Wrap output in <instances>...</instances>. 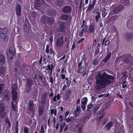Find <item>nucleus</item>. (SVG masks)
Segmentation results:
<instances>
[{"label":"nucleus","instance_id":"obj_25","mask_svg":"<svg viewBox=\"0 0 133 133\" xmlns=\"http://www.w3.org/2000/svg\"><path fill=\"white\" fill-rule=\"evenodd\" d=\"M31 91V87L25 85V92L27 94L30 93Z\"/></svg>","mask_w":133,"mask_h":133},{"label":"nucleus","instance_id":"obj_22","mask_svg":"<svg viewBox=\"0 0 133 133\" xmlns=\"http://www.w3.org/2000/svg\"><path fill=\"white\" fill-rule=\"evenodd\" d=\"M26 85L31 87L34 84V81L32 79L30 78H27L26 79Z\"/></svg>","mask_w":133,"mask_h":133},{"label":"nucleus","instance_id":"obj_10","mask_svg":"<svg viewBox=\"0 0 133 133\" xmlns=\"http://www.w3.org/2000/svg\"><path fill=\"white\" fill-rule=\"evenodd\" d=\"M96 0H93L91 3L89 2L88 8L86 10V12H90L92 10L96 4Z\"/></svg>","mask_w":133,"mask_h":133},{"label":"nucleus","instance_id":"obj_15","mask_svg":"<svg viewBox=\"0 0 133 133\" xmlns=\"http://www.w3.org/2000/svg\"><path fill=\"white\" fill-rule=\"evenodd\" d=\"M14 64L15 70L16 71H17V70H19L21 69L22 64L19 61H16L15 62Z\"/></svg>","mask_w":133,"mask_h":133},{"label":"nucleus","instance_id":"obj_38","mask_svg":"<svg viewBox=\"0 0 133 133\" xmlns=\"http://www.w3.org/2000/svg\"><path fill=\"white\" fill-rule=\"evenodd\" d=\"M127 126L128 128H129L130 131H131L133 133V124H131L130 122L127 123Z\"/></svg>","mask_w":133,"mask_h":133},{"label":"nucleus","instance_id":"obj_42","mask_svg":"<svg viewBox=\"0 0 133 133\" xmlns=\"http://www.w3.org/2000/svg\"><path fill=\"white\" fill-rule=\"evenodd\" d=\"M122 2L124 4L127 6L129 5V0H121Z\"/></svg>","mask_w":133,"mask_h":133},{"label":"nucleus","instance_id":"obj_5","mask_svg":"<svg viewBox=\"0 0 133 133\" xmlns=\"http://www.w3.org/2000/svg\"><path fill=\"white\" fill-rule=\"evenodd\" d=\"M58 39L56 41V45L58 49H60L64 43V36L62 34H58Z\"/></svg>","mask_w":133,"mask_h":133},{"label":"nucleus","instance_id":"obj_49","mask_svg":"<svg viewBox=\"0 0 133 133\" xmlns=\"http://www.w3.org/2000/svg\"><path fill=\"white\" fill-rule=\"evenodd\" d=\"M50 54L53 56L55 54L54 51L53 50L52 47L51 48H50Z\"/></svg>","mask_w":133,"mask_h":133},{"label":"nucleus","instance_id":"obj_9","mask_svg":"<svg viewBox=\"0 0 133 133\" xmlns=\"http://www.w3.org/2000/svg\"><path fill=\"white\" fill-rule=\"evenodd\" d=\"M15 52L12 48H10L9 50L7 52V57L9 59H12L14 58Z\"/></svg>","mask_w":133,"mask_h":133},{"label":"nucleus","instance_id":"obj_33","mask_svg":"<svg viewBox=\"0 0 133 133\" xmlns=\"http://www.w3.org/2000/svg\"><path fill=\"white\" fill-rule=\"evenodd\" d=\"M65 80L66 81H65L68 87H70V85L71 83V79L70 78L69 79L68 77H66L65 78Z\"/></svg>","mask_w":133,"mask_h":133},{"label":"nucleus","instance_id":"obj_21","mask_svg":"<svg viewBox=\"0 0 133 133\" xmlns=\"http://www.w3.org/2000/svg\"><path fill=\"white\" fill-rule=\"evenodd\" d=\"M98 115L99 116L98 118V119L99 120V121L97 122V123L99 124L100 123V120L105 115V114L103 111L101 110L99 111L98 113Z\"/></svg>","mask_w":133,"mask_h":133},{"label":"nucleus","instance_id":"obj_61","mask_svg":"<svg viewBox=\"0 0 133 133\" xmlns=\"http://www.w3.org/2000/svg\"><path fill=\"white\" fill-rule=\"evenodd\" d=\"M11 108L13 111H15L16 109V106L15 104L12 103Z\"/></svg>","mask_w":133,"mask_h":133},{"label":"nucleus","instance_id":"obj_59","mask_svg":"<svg viewBox=\"0 0 133 133\" xmlns=\"http://www.w3.org/2000/svg\"><path fill=\"white\" fill-rule=\"evenodd\" d=\"M66 72V71L65 69L64 68H62L60 73L61 74H62L63 73L64 74L65 72Z\"/></svg>","mask_w":133,"mask_h":133},{"label":"nucleus","instance_id":"obj_37","mask_svg":"<svg viewBox=\"0 0 133 133\" xmlns=\"http://www.w3.org/2000/svg\"><path fill=\"white\" fill-rule=\"evenodd\" d=\"M5 68L3 66H2L0 68V74L1 76V75H3L5 72Z\"/></svg>","mask_w":133,"mask_h":133},{"label":"nucleus","instance_id":"obj_62","mask_svg":"<svg viewBox=\"0 0 133 133\" xmlns=\"http://www.w3.org/2000/svg\"><path fill=\"white\" fill-rule=\"evenodd\" d=\"M126 83V81H124L122 84V87L123 88H127V85L125 84Z\"/></svg>","mask_w":133,"mask_h":133},{"label":"nucleus","instance_id":"obj_52","mask_svg":"<svg viewBox=\"0 0 133 133\" xmlns=\"http://www.w3.org/2000/svg\"><path fill=\"white\" fill-rule=\"evenodd\" d=\"M75 110L79 114L81 111L80 107H77Z\"/></svg>","mask_w":133,"mask_h":133},{"label":"nucleus","instance_id":"obj_29","mask_svg":"<svg viewBox=\"0 0 133 133\" xmlns=\"http://www.w3.org/2000/svg\"><path fill=\"white\" fill-rule=\"evenodd\" d=\"M64 1L63 0H58L56 2L55 4L58 6H61L63 4Z\"/></svg>","mask_w":133,"mask_h":133},{"label":"nucleus","instance_id":"obj_32","mask_svg":"<svg viewBox=\"0 0 133 133\" xmlns=\"http://www.w3.org/2000/svg\"><path fill=\"white\" fill-rule=\"evenodd\" d=\"M114 80V77L113 76L109 75V84L113 83Z\"/></svg>","mask_w":133,"mask_h":133},{"label":"nucleus","instance_id":"obj_6","mask_svg":"<svg viewBox=\"0 0 133 133\" xmlns=\"http://www.w3.org/2000/svg\"><path fill=\"white\" fill-rule=\"evenodd\" d=\"M5 107L3 103L0 104V117L4 118L6 116Z\"/></svg>","mask_w":133,"mask_h":133},{"label":"nucleus","instance_id":"obj_35","mask_svg":"<svg viewBox=\"0 0 133 133\" xmlns=\"http://www.w3.org/2000/svg\"><path fill=\"white\" fill-rule=\"evenodd\" d=\"M78 69L77 72L79 74H81L84 72L86 70V67H80Z\"/></svg>","mask_w":133,"mask_h":133},{"label":"nucleus","instance_id":"obj_8","mask_svg":"<svg viewBox=\"0 0 133 133\" xmlns=\"http://www.w3.org/2000/svg\"><path fill=\"white\" fill-rule=\"evenodd\" d=\"M10 95V94L9 91L7 90H5L3 94L2 98L3 100L6 102L8 101L9 99Z\"/></svg>","mask_w":133,"mask_h":133},{"label":"nucleus","instance_id":"obj_2","mask_svg":"<svg viewBox=\"0 0 133 133\" xmlns=\"http://www.w3.org/2000/svg\"><path fill=\"white\" fill-rule=\"evenodd\" d=\"M34 101L33 100H30L28 103L27 113L32 117L35 114V107L33 104Z\"/></svg>","mask_w":133,"mask_h":133},{"label":"nucleus","instance_id":"obj_51","mask_svg":"<svg viewBox=\"0 0 133 133\" xmlns=\"http://www.w3.org/2000/svg\"><path fill=\"white\" fill-rule=\"evenodd\" d=\"M3 84H0V95H1L3 92V88L4 86Z\"/></svg>","mask_w":133,"mask_h":133},{"label":"nucleus","instance_id":"obj_55","mask_svg":"<svg viewBox=\"0 0 133 133\" xmlns=\"http://www.w3.org/2000/svg\"><path fill=\"white\" fill-rule=\"evenodd\" d=\"M108 61V54L107 53V56L105 57L103 60V61L105 63H107Z\"/></svg>","mask_w":133,"mask_h":133},{"label":"nucleus","instance_id":"obj_1","mask_svg":"<svg viewBox=\"0 0 133 133\" xmlns=\"http://www.w3.org/2000/svg\"><path fill=\"white\" fill-rule=\"evenodd\" d=\"M95 88L97 90H100L104 88L108 83V74L105 72L101 74L99 72L96 77Z\"/></svg>","mask_w":133,"mask_h":133},{"label":"nucleus","instance_id":"obj_30","mask_svg":"<svg viewBox=\"0 0 133 133\" xmlns=\"http://www.w3.org/2000/svg\"><path fill=\"white\" fill-rule=\"evenodd\" d=\"M69 17V16L67 14H63L61 16L60 19L62 20H68Z\"/></svg>","mask_w":133,"mask_h":133},{"label":"nucleus","instance_id":"obj_14","mask_svg":"<svg viewBox=\"0 0 133 133\" xmlns=\"http://www.w3.org/2000/svg\"><path fill=\"white\" fill-rule=\"evenodd\" d=\"M124 8V5H120L118 6L117 7L113 10V12L115 14H116L117 13L121 11L122 9Z\"/></svg>","mask_w":133,"mask_h":133},{"label":"nucleus","instance_id":"obj_20","mask_svg":"<svg viewBox=\"0 0 133 133\" xmlns=\"http://www.w3.org/2000/svg\"><path fill=\"white\" fill-rule=\"evenodd\" d=\"M11 95L13 101H16L18 97L17 92V91H12Z\"/></svg>","mask_w":133,"mask_h":133},{"label":"nucleus","instance_id":"obj_12","mask_svg":"<svg viewBox=\"0 0 133 133\" xmlns=\"http://www.w3.org/2000/svg\"><path fill=\"white\" fill-rule=\"evenodd\" d=\"M74 130L75 132H77L78 133H82L83 130V126L80 124H78L74 128Z\"/></svg>","mask_w":133,"mask_h":133},{"label":"nucleus","instance_id":"obj_48","mask_svg":"<svg viewBox=\"0 0 133 133\" xmlns=\"http://www.w3.org/2000/svg\"><path fill=\"white\" fill-rule=\"evenodd\" d=\"M99 48L96 47V49L95 50V53L94 55L95 56L97 55L99 53Z\"/></svg>","mask_w":133,"mask_h":133},{"label":"nucleus","instance_id":"obj_56","mask_svg":"<svg viewBox=\"0 0 133 133\" xmlns=\"http://www.w3.org/2000/svg\"><path fill=\"white\" fill-rule=\"evenodd\" d=\"M100 17L99 14L96 15L95 16V20L97 23H98L99 20V18H100Z\"/></svg>","mask_w":133,"mask_h":133},{"label":"nucleus","instance_id":"obj_43","mask_svg":"<svg viewBox=\"0 0 133 133\" xmlns=\"http://www.w3.org/2000/svg\"><path fill=\"white\" fill-rule=\"evenodd\" d=\"M12 91H17V87L16 84H13L12 85Z\"/></svg>","mask_w":133,"mask_h":133},{"label":"nucleus","instance_id":"obj_60","mask_svg":"<svg viewBox=\"0 0 133 133\" xmlns=\"http://www.w3.org/2000/svg\"><path fill=\"white\" fill-rule=\"evenodd\" d=\"M67 87H68L67 85L65 84L63 86L62 89V91H65Z\"/></svg>","mask_w":133,"mask_h":133},{"label":"nucleus","instance_id":"obj_39","mask_svg":"<svg viewBox=\"0 0 133 133\" xmlns=\"http://www.w3.org/2000/svg\"><path fill=\"white\" fill-rule=\"evenodd\" d=\"M108 40H106V39L104 38L103 39L102 43V45L104 46L108 45Z\"/></svg>","mask_w":133,"mask_h":133},{"label":"nucleus","instance_id":"obj_31","mask_svg":"<svg viewBox=\"0 0 133 133\" xmlns=\"http://www.w3.org/2000/svg\"><path fill=\"white\" fill-rule=\"evenodd\" d=\"M90 118V117L89 116H87L84 117L82 119V122L83 124L87 122V121Z\"/></svg>","mask_w":133,"mask_h":133},{"label":"nucleus","instance_id":"obj_57","mask_svg":"<svg viewBox=\"0 0 133 133\" xmlns=\"http://www.w3.org/2000/svg\"><path fill=\"white\" fill-rule=\"evenodd\" d=\"M129 61L127 56H126L124 58V62L125 63H127Z\"/></svg>","mask_w":133,"mask_h":133},{"label":"nucleus","instance_id":"obj_28","mask_svg":"<svg viewBox=\"0 0 133 133\" xmlns=\"http://www.w3.org/2000/svg\"><path fill=\"white\" fill-rule=\"evenodd\" d=\"M30 25V24L28 20H25L24 28V30H26L27 29H28Z\"/></svg>","mask_w":133,"mask_h":133},{"label":"nucleus","instance_id":"obj_63","mask_svg":"<svg viewBox=\"0 0 133 133\" xmlns=\"http://www.w3.org/2000/svg\"><path fill=\"white\" fill-rule=\"evenodd\" d=\"M60 69L59 68H58L56 69V72H57L56 73V76H57L58 75V73L60 72Z\"/></svg>","mask_w":133,"mask_h":133},{"label":"nucleus","instance_id":"obj_36","mask_svg":"<svg viewBox=\"0 0 133 133\" xmlns=\"http://www.w3.org/2000/svg\"><path fill=\"white\" fill-rule=\"evenodd\" d=\"M20 70L24 72H27V71L28 70V69L27 66V65L24 64L23 65L22 68H21Z\"/></svg>","mask_w":133,"mask_h":133},{"label":"nucleus","instance_id":"obj_27","mask_svg":"<svg viewBox=\"0 0 133 133\" xmlns=\"http://www.w3.org/2000/svg\"><path fill=\"white\" fill-rule=\"evenodd\" d=\"M38 94V91L36 89H34L32 90L31 92V95L32 96V98H36Z\"/></svg>","mask_w":133,"mask_h":133},{"label":"nucleus","instance_id":"obj_53","mask_svg":"<svg viewBox=\"0 0 133 133\" xmlns=\"http://www.w3.org/2000/svg\"><path fill=\"white\" fill-rule=\"evenodd\" d=\"M18 121H17L16 123V124L15 127V131H18Z\"/></svg>","mask_w":133,"mask_h":133},{"label":"nucleus","instance_id":"obj_54","mask_svg":"<svg viewBox=\"0 0 133 133\" xmlns=\"http://www.w3.org/2000/svg\"><path fill=\"white\" fill-rule=\"evenodd\" d=\"M49 45L48 44L46 45V47L45 49V52L46 54H48L49 52Z\"/></svg>","mask_w":133,"mask_h":133},{"label":"nucleus","instance_id":"obj_13","mask_svg":"<svg viewBox=\"0 0 133 133\" xmlns=\"http://www.w3.org/2000/svg\"><path fill=\"white\" fill-rule=\"evenodd\" d=\"M15 12L17 16H19L21 15L22 11L20 5H17L16 6Z\"/></svg>","mask_w":133,"mask_h":133},{"label":"nucleus","instance_id":"obj_24","mask_svg":"<svg viewBox=\"0 0 133 133\" xmlns=\"http://www.w3.org/2000/svg\"><path fill=\"white\" fill-rule=\"evenodd\" d=\"M44 0H36L35 5L37 7H40V6L44 4Z\"/></svg>","mask_w":133,"mask_h":133},{"label":"nucleus","instance_id":"obj_18","mask_svg":"<svg viewBox=\"0 0 133 133\" xmlns=\"http://www.w3.org/2000/svg\"><path fill=\"white\" fill-rule=\"evenodd\" d=\"M95 31V25L94 24L92 23L89 26L88 32L89 33H92L94 34Z\"/></svg>","mask_w":133,"mask_h":133},{"label":"nucleus","instance_id":"obj_3","mask_svg":"<svg viewBox=\"0 0 133 133\" xmlns=\"http://www.w3.org/2000/svg\"><path fill=\"white\" fill-rule=\"evenodd\" d=\"M8 31V29L6 27L0 28V38L5 42H7L9 39L8 36L6 35Z\"/></svg>","mask_w":133,"mask_h":133},{"label":"nucleus","instance_id":"obj_11","mask_svg":"<svg viewBox=\"0 0 133 133\" xmlns=\"http://www.w3.org/2000/svg\"><path fill=\"white\" fill-rule=\"evenodd\" d=\"M65 28V26L64 22H62L60 23L59 26L57 29V31L58 32H62L64 31Z\"/></svg>","mask_w":133,"mask_h":133},{"label":"nucleus","instance_id":"obj_4","mask_svg":"<svg viewBox=\"0 0 133 133\" xmlns=\"http://www.w3.org/2000/svg\"><path fill=\"white\" fill-rule=\"evenodd\" d=\"M54 21V18L50 17H47L45 15H42L41 17V21L43 24H46L51 25Z\"/></svg>","mask_w":133,"mask_h":133},{"label":"nucleus","instance_id":"obj_64","mask_svg":"<svg viewBox=\"0 0 133 133\" xmlns=\"http://www.w3.org/2000/svg\"><path fill=\"white\" fill-rule=\"evenodd\" d=\"M108 12L106 11L102 12V15L103 17H105L106 16Z\"/></svg>","mask_w":133,"mask_h":133},{"label":"nucleus","instance_id":"obj_19","mask_svg":"<svg viewBox=\"0 0 133 133\" xmlns=\"http://www.w3.org/2000/svg\"><path fill=\"white\" fill-rule=\"evenodd\" d=\"M71 89H68L65 92V98L66 100H67L70 97V95H71Z\"/></svg>","mask_w":133,"mask_h":133},{"label":"nucleus","instance_id":"obj_58","mask_svg":"<svg viewBox=\"0 0 133 133\" xmlns=\"http://www.w3.org/2000/svg\"><path fill=\"white\" fill-rule=\"evenodd\" d=\"M92 64L93 65H95L98 64V61L97 59H94L92 62Z\"/></svg>","mask_w":133,"mask_h":133},{"label":"nucleus","instance_id":"obj_17","mask_svg":"<svg viewBox=\"0 0 133 133\" xmlns=\"http://www.w3.org/2000/svg\"><path fill=\"white\" fill-rule=\"evenodd\" d=\"M47 13L49 16H53L56 14V11L54 9H49L47 11Z\"/></svg>","mask_w":133,"mask_h":133},{"label":"nucleus","instance_id":"obj_26","mask_svg":"<svg viewBox=\"0 0 133 133\" xmlns=\"http://www.w3.org/2000/svg\"><path fill=\"white\" fill-rule=\"evenodd\" d=\"M5 61V57L3 55L0 54V65L4 64Z\"/></svg>","mask_w":133,"mask_h":133},{"label":"nucleus","instance_id":"obj_45","mask_svg":"<svg viewBox=\"0 0 133 133\" xmlns=\"http://www.w3.org/2000/svg\"><path fill=\"white\" fill-rule=\"evenodd\" d=\"M93 104H92L91 103H90L87 106V110L88 111H89L90 109L92 108L93 107Z\"/></svg>","mask_w":133,"mask_h":133},{"label":"nucleus","instance_id":"obj_46","mask_svg":"<svg viewBox=\"0 0 133 133\" xmlns=\"http://www.w3.org/2000/svg\"><path fill=\"white\" fill-rule=\"evenodd\" d=\"M51 114H54L55 115H56L57 114V110L56 109H52L51 110Z\"/></svg>","mask_w":133,"mask_h":133},{"label":"nucleus","instance_id":"obj_23","mask_svg":"<svg viewBox=\"0 0 133 133\" xmlns=\"http://www.w3.org/2000/svg\"><path fill=\"white\" fill-rule=\"evenodd\" d=\"M53 66V65L51 64L50 65L48 64L47 66H45V68H46L45 69L48 71L49 72L50 71V74H51L52 73Z\"/></svg>","mask_w":133,"mask_h":133},{"label":"nucleus","instance_id":"obj_41","mask_svg":"<svg viewBox=\"0 0 133 133\" xmlns=\"http://www.w3.org/2000/svg\"><path fill=\"white\" fill-rule=\"evenodd\" d=\"M87 98H83L81 101L82 105H86L87 102Z\"/></svg>","mask_w":133,"mask_h":133},{"label":"nucleus","instance_id":"obj_40","mask_svg":"<svg viewBox=\"0 0 133 133\" xmlns=\"http://www.w3.org/2000/svg\"><path fill=\"white\" fill-rule=\"evenodd\" d=\"M126 36L127 39H129L131 38L133 36V34L131 33H128L126 34Z\"/></svg>","mask_w":133,"mask_h":133},{"label":"nucleus","instance_id":"obj_7","mask_svg":"<svg viewBox=\"0 0 133 133\" xmlns=\"http://www.w3.org/2000/svg\"><path fill=\"white\" fill-rule=\"evenodd\" d=\"M62 10V12L64 13H71L72 10V7L69 5H67L63 7Z\"/></svg>","mask_w":133,"mask_h":133},{"label":"nucleus","instance_id":"obj_50","mask_svg":"<svg viewBox=\"0 0 133 133\" xmlns=\"http://www.w3.org/2000/svg\"><path fill=\"white\" fill-rule=\"evenodd\" d=\"M84 28L82 29L80 33L79 34V35L81 37L83 36L84 32Z\"/></svg>","mask_w":133,"mask_h":133},{"label":"nucleus","instance_id":"obj_44","mask_svg":"<svg viewBox=\"0 0 133 133\" xmlns=\"http://www.w3.org/2000/svg\"><path fill=\"white\" fill-rule=\"evenodd\" d=\"M29 128L27 127H24V128L23 131L24 133H29Z\"/></svg>","mask_w":133,"mask_h":133},{"label":"nucleus","instance_id":"obj_34","mask_svg":"<svg viewBox=\"0 0 133 133\" xmlns=\"http://www.w3.org/2000/svg\"><path fill=\"white\" fill-rule=\"evenodd\" d=\"M56 98L57 100H59L60 98V94H58L57 95H55L52 98L53 101L54 102H55L56 101Z\"/></svg>","mask_w":133,"mask_h":133},{"label":"nucleus","instance_id":"obj_16","mask_svg":"<svg viewBox=\"0 0 133 133\" xmlns=\"http://www.w3.org/2000/svg\"><path fill=\"white\" fill-rule=\"evenodd\" d=\"M45 110V108L44 105H40L38 109V114L40 116H42L44 113Z\"/></svg>","mask_w":133,"mask_h":133},{"label":"nucleus","instance_id":"obj_47","mask_svg":"<svg viewBox=\"0 0 133 133\" xmlns=\"http://www.w3.org/2000/svg\"><path fill=\"white\" fill-rule=\"evenodd\" d=\"M40 133H45L44 126L43 125H41Z\"/></svg>","mask_w":133,"mask_h":133}]
</instances>
